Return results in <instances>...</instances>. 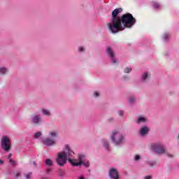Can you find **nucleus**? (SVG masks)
Listing matches in <instances>:
<instances>
[{"mask_svg": "<svg viewBox=\"0 0 179 179\" xmlns=\"http://www.w3.org/2000/svg\"><path fill=\"white\" fill-rule=\"evenodd\" d=\"M121 12H122V8H115L112 12V18L108 23V29L113 34L125 30L126 27L131 29L136 23V20L131 13H126L121 17H117Z\"/></svg>", "mask_w": 179, "mask_h": 179, "instance_id": "1", "label": "nucleus"}, {"mask_svg": "<svg viewBox=\"0 0 179 179\" xmlns=\"http://www.w3.org/2000/svg\"><path fill=\"white\" fill-rule=\"evenodd\" d=\"M110 139L115 145H121L124 141V136L120 131H113L110 135Z\"/></svg>", "mask_w": 179, "mask_h": 179, "instance_id": "2", "label": "nucleus"}, {"mask_svg": "<svg viewBox=\"0 0 179 179\" xmlns=\"http://www.w3.org/2000/svg\"><path fill=\"white\" fill-rule=\"evenodd\" d=\"M60 153L64 156L69 163H72V159L75 156V152L71 149L69 145H65L64 150Z\"/></svg>", "mask_w": 179, "mask_h": 179, "instance_id": "3", "label": "nucleus"}, {"mask_svg": "<svg viewBox=\"0 0 179 179\" xmlns=\"http://www.w3.org/2000/svg\"><path fill=\"white\" fill-rule=\"evenodd\" d=\"M1 146L3 150H5L6 152H9L10 150L12 145L10 144V139L8 138V136H4L2 137Z\"/></svg>", "mask_w": 179, "mask_h": 179, "instance_id": "4", "label": "nucleus"}, {"mask_svg": "<svg viewBox=\"0 0 179 179\" xmlns=\"http://www.w3.org/2000/svg\"><path fill=\"white\" fill-rule=\"evenodd\" d=\"M152 150L155 153L162 154L164 153L169 157H173V155H169L168 152H166V148L162 145L160 144H155L152 145Z\"/></svg>", "mask_w": 179, "mask_h": 179, "instance_id": "5", "label": "nucleus"}, {"mask_svg": "<svg viewBox=\"0 0 179 179\" xmlns=\"http://www.w3.org/2000/svg\"><path fill=\"white\" fill-rule=\"evenodd\" d=\"M56 162L59 166L61 167H64L65 164H66V162H68V159L62 155L61 152L58 153L57 158L56 159Z\"/></svg>", "mask_w": 179, "mask_h": 179, "instance_id": "6", "label": "nucleus"}, {"mask_svg": "<svg viewBox=\"0 0 179 179\" xmlns=\"http://www.w3.org/2000/svg\"><path fill=\"white\" fill-rule=\"evenodd\" d=\"M108 176L111 179H120V173L115 168H111L110 169Z\"/></svg>", "mask_w": 179, "mask_h": 179, "instance_id": "7", "label": "nucleus"}, {"mask_svg": "<svg viewBox=\"0 0 179 179\" xmlns=\"http://www.w3.org/2000/svg\"><path fill=\"white\" fill-rule=\"evenodd\" d=\"M83 159H85V155H78V160L80 161L79 162H78V159H73V158H72V162H70L72 166H82V164H83Z\"/></svg>", "mask_w": 179, "mask_h": 179, "instance_id": "8", "label": "nucleus"}, {"mask_svg": "<svg viewBox=\"0 0 179 179\" xmlns=\"http://www.w3.org/2000/svg\"><path fill=\"white\" fill-rule=\"evenodd\" d=\"M149 79H150V73L148 71L143 73L141 78V82L146 83L147 82H149Z\"/></svg>", "mask_w": 179, "mask_h": 179, "instance_id": "9", "label": "nucleus"}, {"mask_svg": "<svg viewBox=\"0 0 179 179\" xmlns=\"http://www.w3.org/2000/svg\"><path fill=\"white\" fill-rule=\"evenodd\" d=\"M106 55L110 58H113V57H115V52H114L113 48L111 47H110V46H108L106 48Z\"/></svg>", "mask_w": 179, "mask_h": 179, "instance_id": "10", "label": "nucleus"}, {"mask_svg": "<svg viewBox=\"0 0 179 179\" xmlns=\"http://www.w3.org/2000/svg\"><path fill=\"white\" fill-rule=\"evenodd\" d=\"M43 145H46V146H51L52 145H55V141L51 138H45L43 140Z\"/></svg>", "mask_w": 179, "mask_h": 179, "instance_id": "11", "label": "nucleus"}, {"mask_svg": "<svg viewBox=\"0 0 179 179\" xmlns=\"http://www.w3.org/2000/svg\"><path fill=\"white\" fill-rule=\"evenodd\" d=\"M31 121L33 124L40 125L41 124V117H40L38 115H34L32 117Z\"/></svg>", "mask_w": 179, "mask_h": 179, "instance_id": "12", "label": "nucleus"}, {"mask_svg": "<svg viewBox=\"0 0 179 179\" xmlns=\"http://www.w3.org/2000/svg\"><path fill=\"white\" fill-rule=\"evenodd\" d=\"M8 73H9V69H8V67H6V66L0 67V75H1L2 76H5V75H8Z\"/></svg>", "mask_w": 179, "mask_h": 179, "instance_id": "13", "label": "nucleus"}, {"mask_svg": "<svg viewBox=\"0 0 179 179\" xmlns=\"http://www.w3.org/2000/svg\"><path fill=\"white\" fill-rule=\"evenodd\" d=\"M129 104H135L136 103V97L134 96H131L128 98Z\"/></svg>", "mask_w": 179, "mask_h": 179, "instance_id": "14", "label": "nucleus"}, {"mask_svg": "<svg viewBox=\"0 0 179 179\" xmlns=\"http://www.w3.org/2000/svg\"><path fill=\"white\" fill-rule=\"evenodd\" d=\"M148 131H149V129L146 127H144L140 129V133L142 135V136H144V135H146Z\"/></svg>", "mask_w": 179, "mask_h": 179, "instance_id": "15", "label": "nucleus"}, {"mask_svg": "<svg viewBox=\"0 0 179 179\" xmlns=\"http://www.w3.org/2000/svg\"><path fill=\"white\" fill-rule=\"evenodd\" d=\"M110 61H111L112 65H118L120 64V61H118V59H117L115 56L110 57Z\"/></svg>", "mask_w": 179, "mask_h": 179, "instance_id": "16", "label": "nucleus"}, {"mask_svg": "<svg viewBox=\"0 0 179 179\" xmlns=\"http://www.w3.org/2000/svg\"><path fill=\"white\" fill-rule=\"evenodd\" d=\"M49 135L51 138H57V136H58V131L57 130L51 131L49 133Z\"/></svg>", "mask_w": 179, "mask_h": 179, "instance_id": "17", "label": "nucleus"}, {"mask_svg": "<svg viewBox=\"0 0 179 179\" xmlns=\"http://www.w3.org/2000/svg\"><path fill=\"white\" fill-rule=\"evenodd\" d=\"M132 72V67L127 66L124 69V73H131Z\"/></svg>", "mask_w": 179, "mask_h": 179, "instance_id": "18", "label": "nucleus"}, {"mask_svg": "<svg viewBox=\"0 0 179 179\" xmlns=\"http://www.w3.org/2000/svg\"><path fill=\"white\" fill-rule=\"evenodd\" d=\"M162 38L164 41H166V40H169L170 38V34L169 33H165L162 36Z\"/></svg>", "mask_w": 179, "mask_h": 179, "instance_id": "19", "label": "nucleus"}, {"mask_svg": "<svg viewBox=\"0 0 179 179\" xmlns=\"http://www.w3.org/2000/svg\"><path fill=\"white\" fill-rule=\"evenodd\" d=\"M137 122L138 124H141V122H146V118L144 117H139Z\"/></svg>", "mask_w": 179, "mask_h": 179, "instance_id": "20", "label": "nucleus"}, {"mask_svg": "<svg viewBox=\"0 0 179 179\" xmlns=\"http://www.w3.org/2000/svg\"><path fill=\"white\" fill-rule=\"evenodd\" d=\"M45 163L46 166H52V161L51 159H47L45 160Z\"/></svg>", "mask_w": 179, "mask_h": 179, "instance_id": "21", "label": "nucleus"}, {"mask_svg": "<svg viewBox=\"0 0 179 179\" xmlns=\"http://www.w3.org/2000/svg\"><path fill=\"white\" fill-rule=\"evenodd\" d=\"M103 146L106 149V150H108V149H110V144L107 141H103Z\"/></svg>", "mask_w": 179, "mask_h": 179, "instance_id": "22", "label": "nucleus"}, {"mask_svg": "<svg viewBox=\"0 0 179 179\" xmlns=\"http://www.w3.org/2000/svg\"><path fill=\"white\" fill-rule=\"evenodd\" d=\"M31 176H32L31 172H29V173L24 175V179H31Z\"/></svg>", "mask_w": 179, "mask_h": 179, "instance_id": "23", "label": "nucleus"}, {"mask_svg": "<svg viewBox=\"0 0 179 179\" xmlns=\"http://www.w3.org/2000/svg\"><path fill=\"white\" fill-rule=\"evenodd\" d=\"M93 96L97 99V97H100V92L94 91L93 94Z\"/></svg>", "mask_w": 179, "mask_h": 179, "instance_id": "24", "label": "nucleus"}, {"mask_svg": "<svg viewBox=\"0 0 179 179\" xmlns=\"http://www.w3.org/2000/svg\"><path fill=\"white\" fill-rule=\"evenodd\" d=\"M153 8H155V9H159V8H160V4L159 3L154 2Z\"/></svg>", "mask_w": 179, "mask_h": 179, "instance_id": "25", "label": "nucleus"}, {"mask_svg": "<svg viewBox=\"0 0 179 179\" xmlns=\"http://www.w3.org/2000/svg\"><path fill=\"white\" fill-rule=\"evenodd\" d=\"M85 50L83 46L78 47V52H85Z\"/></svg>", "mask_w": 179, "mask_h": 179, "instance_id": "26", "label": "nucleus"}, {"mask_svg": "<svg viewBox=\"0 0 179 179\" xmlns=\"http://www.w3.org/2000/svg\"><path fill=\"white\" fill-rule=\"evenodd\" d=\"M41 136V132L38 131V132H36V133L34 134V138H35L36 139H37V138H40Z\"/></svg>", "mask_w": 179, "mask_h": 179, "instance_id": "27", "label": "nucleus"}, {"mask_svg": "<svg viewBox=\"0 0 179 179\" xmlns=\"http://www.w3.org/2000/svg\"><path fill=\"white\" fill-rule=\"evenodd\" d=\"M83 164L85 166V167H90V166L89 161H85L84 162H83Z\"/></svg>", "mask_w": 179, "mask_h": 179, "instance_id": "28", "label": "nucleus"}, {"mask_svg": "<svg viewBox=\"0 0 179 179\" xmlns=\"http://www.w3.org/2000/svg\"><path fill=\"white\" fill-rule=\"evenodd\" d=\"M9 163L12 165V166H16V162L12 159H9Z\"/></svg>", "mask_w": 179, "mask_h": 179, "instance_id": "29", "label": "nucleus"}, {"mask_svg": "<svg viewBox=\"0 0 179 179\" xmlns=\"http://www.w3.org/2000/svg\"><path fill=\"white\" fill-rule=\"evenodd\" d=\"M122 79L123 80H129L130 78L128 76H123Z\"/></svg>", "mask_w": 179, "mask_h": 179, "instance_id": "30", "label": "nucleus"}, {"mask_svg": "<svg viewBox=\"0 0 179 179\" xmlns=\"http://www.w3.org/2000/svg\"><path fill=\"white\" fill-rule=\"evenodd\" d=\"M135 160L136 162H138V160H141V156H139L138 155H136L135 156Z\"/></svg>", "mask_w": 179, "mask_h": 179, "instance_id": "31", "label": "nucleus"}, {"mask_svg": "<svg viewBox=\"0 0 179 179\" xmlns=\"http://www.w3.org/2000/svg\"><path fill=\"white\" fill-rule=\"evenodd\" d=\"M58 173H59V176H64V170H62V169H59V171H58Z\"/></svg>", "mask_w": 179, "mask_h": 179, "instance_id": "32", "label": "nucleus"}, {"mask_svg": "<svg viewBox=\"0 0 179 179\" xmlns=\"http://www.w3.org/2000/svg\"><path fill=\"white\" fill-rule=\"evenodd\" d=\"M41 112L42 113H50V110L45 109V108H42Z\"/></svg>", "mask_w": 179, "mask_h": 179, "instance_id": "33", "label": "nucleus"}, {"mask_svg": "<svg viewBox=\"0 0 179 179\" xmlns=\"http://www.w3.org/2000/svg\"><path fill=\"white\" fill-rule=\"evenodd\" d=\"M15 177L17 178V177H20V173L17 172L15 173Z\"/></svg>", "mask_w": 179, "mask_h": 179, "instance_id": "34", "label": "nucleus"}, {"mask_svg": "<svg viewBox=\"0 0 179 179\" xmlns=\"http://www.w3.org/2000/svg\"><path fill=\"white\" fill-rule=\"evenodd\" d=\"M43 114L45 115H46L47 117H50V115H51V114L50 113H44Z\"/></svg>", "mask_w": 179, "mask_h": 179, "instance_id": "35", "label": "nucleus"}, {"mask_svg": "<svg viewBox=\"0 0 179 179\" xmlns=\"http://www.w3.org/2000/svg\"><path fill=\"white\" fill-rule=\"evenodd\" d=\"M46 173H48V174H49V173H51V169H48L47 170H46Z\"/></svg>", "mask_w": 179, "mask_h": 179, "instance_id": "36", "label": "nucleus"}, {"mask_svg": "<svg viewBox=\"0 0 179 179\" xmlns=\"http://www.w3.org/2000/svg\"><path fill=\"white\" fill-rule=\"evenodd\" d=\"M32 164H34L35 167H37V164H36V162L34 161L32 162Z\"/></svg>", "mask_w": 179, "mask_h": 179, "instance_id": "37", "label": "nucleus"}, {"mask_svg": "<svg viewBox=\"0 0 179 179\" xmlns=\"http://www.w3.org/2000/svg\"><path fill=\"white\" fill-rule=\"evenodd\" d=\"M150 178H152V176H146L145 178V179H150Z\"/></svg>", "mask_w": 179, "mask_h": 179, "instance_id": "38", "label": "nucleus"}, {"mask_svg": "<svg viewBox=\"0 0 179 179\" xmlns=\"http://www.w3.org/2000/svg\"><path fill=\"white\" fill-rule=\"evenodd\" d=\"M10 157H12V154L8 155V159L10 160Z\"/></svg>", "mask_w": 179, "mask_h": 179, "instance_id": "39", "label": "nucleus"}, {"mask_svg": "<svg viewBox=\"0 0 179 179\" xmlns=\"http://www.w3.org/2000/svg\"><path fill=\"white\" fill-rule=\"evenodd\" d=\"M119 115H120V117H122V115H124V113H119Z\"/></svg>", "mask_w": 179, "mask_h": 179, "instance_id": "40", "label": "nucleus"}, {"mask_svg": "<svg viewBox=\"0 0 179 179\" xmlns=\"http://www.w3.org/2000/svg\"><path fill=\"white\" fill-rule=\"evenodd\" d=\"M78 179H85V177H83V176H80V177L78 178Z\"/></svg>", "mask_w": 179, "mask_h": 179, "instance_id": "41", "label": "nucleus"}, {"mask_svg": "<svg viewBox=\"0 0 179 179\" xmlns=\"http://www.w3.org/2000/svg\"><path fill=\"white\" fill-rule=\"evenodd\" d=\"M0 164H3V161L0 160Z\"/></svg>", "mask_w": 179, "mask_h": 179, "instance_id": "42", "label": "nucleus"}, {"mask_svg": "<svg viewBox=\"0 0 179 179\" xmlns=\"http://www.w3.org/2000/svg\"><path fill=\"white\" fill-rule=\"evenodd\" d=\"M178 139H179V135H178Z\"/></svg>", "mask_w": 179, "mask_h": 179, "instance_id": "43", "label": "nucleus"}]
</instances>
